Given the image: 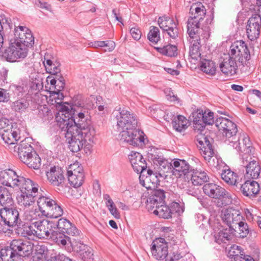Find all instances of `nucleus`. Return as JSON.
Returning a JSON list of instances; mask_svg holds the SVG:
<instances>
[{"mask_svg": "<svg viewBox=\"0 0 261 261\" xmlns=\"http://www.w3.org/2000/svg\"><path fill=\"white\" fill-rule=\"evenodd\" d=\"M115 111L118 112L116 118L120 140L133 146H142L144 138L143 132L137 128L138 120L136 115L126 108L120 106L116 107Z\"/></svg>", "mask_w": 261, "mask_h": 261, "instance_id": "obj_1", "label": "nucleus"}, {"mask_svg": "<svg viewBox=\"0 0 261 261\" xmlns=\"http://www.w3.org/2000/svg\"><path fill=\"white\" fill-rule=\"evenodd\" d=\"M34 221L36 237L40 239H50L57 244H66V240L62 238H65V237L60 233L54 232L53 221L34 219Z\"/></svg>", "mask_w": 261, "mask_h": 261, "instance_id": "obj_2", "label": "nucleus"}, {"mask_svg": "<svg viewBox=\"0 0 261 261\" xmlns=\"http://www.w3.org/2000/svg\"><path fill=\"white\" fill-rule=\"evenodd\" d=\"M202 190L206 196L215 200L218 207H222L232 203V198L230 194L224 188L215 183L205 184Z\"/></svg>", "mask_w": 261, "mask_h": 261, "instance_id": "obj_3", "label": "nucleus"}, {"mask_svg": "<svg viewBox=\"0 0 261 261\" xmlns=\"http://www.w3.org/2000/svg\"><path fill=\"white\" fill-rule=\"evenodd\" d=\"M77 112L76 116L73 118L72 126L70 128L69 132L71 130L74 132H79L85 135L86 140H88L91 142H93L94 137L95 135V130L91 125L90 119L85 117V112Z\"/></svg>", "mask_w": 261, "mask_h": 261, "instance_id": "obj_4", "label": "nucleus"}, {"mask_svg": "<svg viewBox=\"0 0 261 261\" xmlns=\"http://www.w3.org/2000/svg\"><path fill=\"white\" fill-rule=\"evenodd\" d=\"M54 229H57L54 232L60 233L64 236V239L66 240L67 243L65 246L70 245L71 238L69 236H75L79 234L77 228L68 220L63 218H60L58 221H53ZM63 239V238H62ZM59 246L64 245L57 244Z\"/></svg>", "mask_w": 261, "mask_h": 261, "instance_id": "obj_5", "label": "nucleus"}, {"mask_svg": "<svg viewBox=\"0 0 261 261\" xmlns=\"http://www.w3.org/2000/svg\"><path fill=\"white\" fill-rule=\"evenodd\" d=\"M229 55L231 59L238 60L242 64H246L251 58L248 46L243 40L235 41L231 44Z\"/></svg>", "mask_w": 261, "mask_h": 261, "instance_id": "obj_6", "label": "nucleus"}, {"mask_svg": "<svg viewBox=\"0 0 261 261\" xmlns=\"http://www.w3.org/2000/svg\"><path fill=\"white\" fill-rule=\"evenodd\" d=\"M28 51V48L24 45L10 40L9 46L3 51V56L9 62H16L18 59L25 58Z\"/></svg>", "mask_w": 261, "mask_h": 261, "instance_id": "obj_7", "label": "nucleus"}, {"mask_svg": "<svg viewBox=\"0 0 261 261\" xmlns=\"http://www.w3.org/2000/svg\"><path fill=\"white\" fill-rule=\"evenodd\" d=\"M69 136H67V132L63 133L65 135L66 140L69 143V148L73 152H77L80 151L84 146L89 148L91 147L93 142L86 140L85 135L79 133V132L70 131L69 132Z\"/></svg>", "mask_w": 261, "mask_h": 261, "instance_id": "obj_8", "label": "nucleus"}, {"mask_svg": "<svg viewBox=\"0 0 261 261\" xmlns=\"http://www.w3.org/2000/svg\"><path fill=\"white\" fill-rule=\"evenodd\" d=\"M0 216L5 225L9 227H20L21 225L22 221L19 212L14 205L7 208H1Z\"/></svg>", "mask_w": 261, "mask_h": 261, "instance_id": "obj_9", "label": "nucleus"}, {"mask_svg": "<svg viewBox=\"0 0 261 261\" xmlns=\"http://www.w3.org/2000/svg\"><path fill=\"white\" fill-rule=\"evenodd\" d=\"M10 246L15 254L18 256L19 261H21L22 257L29 256L33 252V244L29 241L15 239L12 241Z\"/></svg>", "mask_w": 261, "mask_h": 261, "instance_id": "obj_10", "label": "nucleus"}, {"mask_svg": "<svg viewBox=\"0 0 261 261\" xmlns=\"http://www.w3.org/2000/svg\"><path fill=\"white\" fill-rule=\"evenodd\" d=\"M229 143L230 145L238 152L244 153L243 156H244L245 154L249 155L251 156L253 148L251 145L249 137L246 134L244 133L238 134L237 138L231 139Z\"/></svg>", "mask_w": 261, "mask_h": 261, "instance_id": "obj_11", "label": "nucleus"}, {"mask_svg": "<svg viewBox=\"0 0 261 261\" xmlns=\"http://www.w3.org/2000/svg\"><path fill=\"white\" fill-rule=\"evenodd\" d=\"M158 22L160 28L163 31L167 32L171 38L175 39L178 37V29L173 18L167 15H164L158 18Z\"/></svg>", "mask_w": 261, "mask_h": 261, "instance_id": "obj_12", "label": "nucleus"}, {"mask_svg": "<svg viewBox=\"0 0 261 261\" xmlns=\"http://www.w3.org/2000/svg\"><path fill=\"white\" fill-rule=\"evenodd\" d=\"M151 251L152 256L157 260L165 259L168 254V246L165 239L159 238L152 243Z\"/></svg>", "mask_w": 261, "mask_h": 261, "instance_id": "obj_13", "label": "nucleus"}, {"mask_svg": "<svg viewBox=\"0 0 261 261\" xmlns=\"http://www.w3.org/2000/svg\"><path fill=\"white\" fill-rule=\"evenodd\" d=\"M197 146L199 148L200 152L204 160L210 159L214 154L212 145L207 136L200 134L196 137Z\"/></svg>", "mask_w": 261, "mask_h": 261, "instance_id": "obj_14", "label": "nucleus"}, {"mask_svg": "<svg viewBox=\"0 0 261 261\" xmlns=\"http://www.w3.org/2000/svg\"><path fill=\"white\" fill-rule=\"evenodd\" d=\"M261 18L259 15L250 17L247 21L246 33L247 37L251 41L258 38L260 33Z\"/></svg>", "mask_w": 261, "mask_h": 261, "instance_id": "obj_15", "label": "nucleus"}, {"mask_svg": "<svg viewBox=\"0 0 261 261\" xmlns=\"http://www.w3.org/2000/svg\"><path fill=\"white\" fill-rule=\"evenodd\" d=\"M74 116H76L75 112L72 114V112L58 113L56 116V120L61 131L63 133L67 132V136H69L70 128L72 126V123Z\"/></svg>", "mask_w": 261, "mask_h": 261, "instance_id": "obj_16", "label": "nucleus"}, {"mask_svg": "<svg viewBox=\"0 0 261 261\" xmlns=\"http://www.w3.org/2000/svg\"><path fill=\"white\" fill-rule=\"evenodd\" d=\"M251 157L243 156V166L246 168L245 175L248 178L257 179L260 173L261 167L259 163L253 160L251 161Z\"/></svg>", "mask_w": 261, "mask_h": 261, "instance_id": "obj_17", "label": "nucleus"}, {"mask_svg": "<svg viewBox=\"0 0 261 261\" xmlns=\"http://www.w3.org/2000/svg\"><path fill=\"white\" fill-rule=\"evenodd\" d=\"M128 159L134 171L138 173H140L141 176H145V173L148 169H147V163L142 154L138 152H132L128 155Z\"/></svg>", "mask_w": 261, "mask_h": 261, "instance_id": "obj_18", "label": "nucleus"}, {"mask_svg": "<svg viewBox=\"0 0 261 261\" xmlns=\"http://www.w3.org/2000/svg\"><path fill=\"white\" fill-rule=\"evenodd\" d=\"M172 172L177 177L188 176L193 168L184 160L176 159L172 163Z\"/></svg>", "mask_w": 261, "mask_h": 261, "instance_id": "obj_19", "label": "nucleus"}, {"mask_svg": "<svg viewBox=\"0 0 261 261\" xmlns=\"http://www.w3.org/2000/svg\"><path fill=\"white\" fill-rule=\"evenodd\" d=\"M1 135L3 140L8 144L11 151H16L17 146L15 144L20 138L18 128L13 127L5 132H3Z\"/></svg>", "mask_w": 261, "mask_h": 261, "instance_id": "obj_20", "label": "nucleus"}, {"mask_svg": "<svg viewBox=\"0 0 261 261\" xmlns=\"http://www.w3.org/2000/svg\"><path fill=\"white\" fill-rule=\"evenodd\" d=\"M19 175L11 169L1 171L0 172V184L4 186L15 188Z\"/></svg>", "mask_w": 261, "mask_h": 261, "instance_id": "obj_21", "label": "nucleus"}, {"mask_svg": "<svg viewBox=\"0 0 261 261\" xmlns=\"http://www.w3.org/2000/svg\"><path fill=\"white\" fill-rule=\"evenodd\" d=\"M242 218V216L241 215L240 212L233 208L226 209L222 215V219L224 223L229 227L230 225L233 226L235 228H237V223Z\"/></svg>", "mask_w": 261, "mask_h": 261, "instance_id": "obj_22", "label": "nucleus"}, {"mask_svg": "<svg viewBox=\"0 0 261 261\" xmlns=\"http://www.w3.org/2000/svg\"><path fill=\"white\" fill-rule=\"evenodd\" d=\"M46 176L51 184L55 186L62 185L65 180L63 171L58 167H51L49 171L46 173Z\"/></svg>", "mask_w": 261, "mask_h": 261, "instance_id": "obj_23", "label": "nucleus"}, {"mask_svg": "<svg viewBox=\"0 0 261 261\" xmlns=\"http://www.w3.org/2000/svg\"><path fill=\"white\" fill-rule=\"evenodd\" d=\"M16 146V151L14 152L17 153L18 156L21 161L27 159L31 154H32L33 151H35L31 144L30 139L28 138L20 141Z\"/></svg>", "mask_w": 261, "mask_h": 261, "instance_id": "obj_24", "label": "nucleus"}, {"mask_svg": "<svg viewBox=\"0 0 261 261\" xmlns=\"http://www.w3.org/2000/svg\"><path fill=\"white\" fill-rule=\"evenodd\" d=\"M240 185V190L243 195L250 198L255 197L260 190L259 184L255 181L247 180Z\"/></svg>", "mask_w": 261, "mask_h": 261, "instance_id": "obj_25", "label": "nucleus"}, {"mask_svg": "<svg viewBox=\"0 0 261 261\" xmlns=\"http://www.w3.org/2000/svg\"><path fill=\"white\" fill-rule=\"evenodd\" d=\"M165 192L163 190L156 189L147 200V205L149 210L160 204H165Z\"/></svg>", "mask_w": 261, "mask_h": 261, "instance_id": "obj_26", "label": "nucleus"}, {"mask_svg": "<svg viewBox=\"0 0 261 261\" xmlns=\"http://www.w3.org/2000/svg\"><path fill=\"white\" fill-rule=\"evenodd\" d=\"M18 179L16 188H19L21 192H25L32 194H36L37 192L38 188L30 179L25 178L20 174Z\"/></svg>", "mask_w": 261, "mask_h": 261, "instance_id": "obj_27", "label": "nucleus"}, {"mask_svg": "<svg viewBox=\"0 0 261 261\" xmlns=\"http://www.w3.org/2000/svg\"><path fill=\"white\" fill-rule=\"evenodd\" d=\"M189 175L191 177V183L194 186L201 185L208 181L210 179L205 171L193 168Z\"/></svg>", "mask_w": 261, "mask_h": 261, "instance_id": "obj_28", "label": "nucleus"}, {"mask_svg": "<svg viewBox=\"0 0 261 261\" xmlns=\"http://www.w3.org/2000/svg\"><path fill=\"white\" fill-rule=\"evenodd\" d=\"M198 18L190 17L187 21V32L191 38L199 39L200 37V21Z\"/></svg>", "mask_w": 261, "mask_h": 261, "instance_id": "obj_29", "label": "nucleus"}, {"mask_svg": "<svg viewBox=\"0 0 261 261\" xmlns=\"http://www.w3.org/2000/svg\"><path fill=\"white\" fill-rule=\"evenodd\" d=\"M220 68L221 71L225 75L231 76L234 75L237 73L238 66L236 60L231 59V57H229L227 60H224L220 64Z\"/></svg>", "mask_w": 261, "mask_h": 261, "instance_id": "obj_30", "label": "nucleus"}, {"mask_svg": "<svg viewBox=\"0 0 261 261\" xmlns=\"http://www.w3.org/2000/svg\"><path fill=\"white\" fill-rule=\"evenodd\" d=\"M236 229L233 227V226L230 225V227L228 228L220 230L215 236L216 242L220 244L221 243H226V241L231 240L236 231Z\"/></svg>", "mask_w": 261, "mask_h": 261, "instance_id": "obj_31", "label": "nucleus"}, {"mask_svg": "<svg viewBox=\"0 0 261 261\" xmlns=\"http://www.w3.org/2000/svg\"><path fill=\"white\" fill-rule=\"evenodd\" d=\"M0 205L2 208H7L14 205V200L8 190L0 186Z\"/></svg>", "mask_w": 261, "mask_h": 261, "instance_id": "obj_32", "label": "nucleus"}, {"mask_svg": "<svg viewBox=\"0 0 261 261\" xmlns=\"http://www.w3.org/2000/svg\"><path fill=\"white\" fill-rule=\"evenodd\" d=\"M159 177H163V174L161 172L157 173L156 172H154L152 170L148 169L145 173V176H141L140 174L139 180L140 184L143 187H145V181H150L152 184H156L160 180Z\"/></svg>", "mask_w": 261, "mask_h": 261, "instance_id": "obj_33", "label": "nucleus"}, {"mask_svg": "<svg viewBox=\"0 0 261 261\" xmlns=\"http://www.w3.org/2000/svg\"><path fill=\"white\" fill-rule=\"evenodd\" d=\"M36 196L35 194L26 193L25 192H21L20 194L17 196V203L20 206L25 207H29L34 203Z\"/></svg>", "mask_w": 261, "mask_h": 261, "instance_id": "obj_34", "label": "nucleus"}, {"mask_svg": "<svg viewBox=\"0 0 261 261\" xmlns=\"http://www.w3.org/2000/svg\"><path fill=\"white\" fill-rule=\"evenodd\" d=\"M190 13L191 14V17L203 20L206 14V10L201 3L197 2L192 5L190 9Z\"/></svg>", "mask_w": 261, "mask_h": 261, "instance_id": "obj_35", "label": "nucleus"}, {"mask_svg": "<svg viewBox=\"0 0 261 261\" xmlns=\"http://www.w3.org/2000/svg\"><path fill=\"white\" fill-rule=\"evenodd\" d=\"M221 178L228 185L237 187L239 183L238 174L230 169L223 170L221 173Z\"/></svg>", "mask_w": 261, "mask_h": 261, "instance_id": "obj_36", "label": "nucleus"}, {"mask_svg": "<svg viewBox=\"0 0 261 261\" xmlns=\"http://www.w3.org/2000/svg\"><path fill=\"white\" fill-rule=\"evenodd\" d=\"M189 41L191 43L189 55L192 59L197 60L201 56L199 49L201 47L200 37L197 39L190 38Z\"/></svg>", "mask_w": 261, "mask_h": 261, "instance_id": "obj_37", "label": "nucleus"}, {"mask_svg": "<svg viewBox=\"0 0 261 261\" xmlns=\"http://www.w3.org/2000/svg\"><path fill=\"white\" fill-rule=\"evenodd\" d=\"M30 168L38 169L41 166V159L36 151H33V153L22 161Z\"/></svg>", "mask_w": 261, "mask_h": 261, "instance_id": "obj_38", "label": "nucleus"}, {"mask_svg": "<svg viewBox=\"0 0 261 261\" xmlns=\"http://www.w3.org/2000/svg\"><path fill=\"white\" fill-rule=\"evenodd\" d=\"M29 86L30 89L34 91H39L43 88V80L39 73H31Z\"/></svg>", "mask_w": 261, "mask_h": 261, "instance_id": "obj_39", "label": "nucleus"}, {"mask_svg": "<svg viewBox=\"0 0 261 261\" xmlns=\"http://www.w3.org/2000/svg\"><path fill=\"white\" fill-rule=\"evenodd\" d=\"M48 249L44 245H37L33 256V261H46L47 259Z\"/></svg>", "mask_w": 261, "mask_h": 261, "instance_id": "obj_40", "label": "nucleus"}, {"mask_svg": "<svg viewBox=\"0 0 261 261\" xmlns=\"http://www.w3.org/2000/svg\"><path fill=\"white\" fill-rule=\"evenodd\" d=\"M55 200L53 199L45 196H41L38 198L37 200V204L42 215L44 216L47 210H48L50 207L52 206L53 204L55 205Z\"/></svg>", "mask_w": 261, "mask_h": 261, "instance_id": "obj_41", "label": "nucleus"}, {"mask_svg": "<svg viewBox=\"0 0 261 261\" xmlns=\"http://www.w3.org/2000/svg\"><path fill=\"white\" fill-rule=\"evenodd\" d=\"M215 123V125L220 131L226 130L227 127L231 129L232 132L235 129V123L228 119L223 117L217 118Z\"/></svg>", "mask_w": 261, "mask_h": 261, "instance_id": "obj_42", "label": "nucleus"}, {"mask_svg": "<svg viewBox=\"0 0 261 261\" xmlns=\"http://www.w3.org/2000/svg\"><path fill=\"white\" fill-rule=\"evenodd\" d=\"M188 121L185 117L178 115L175 117L172 121V125L174 129L181 132L187 127Z\"/></svg>", "mask_w": 261, "mask_h": 261, "instance_id": "obj_43", "label": "nucleus"}, {"mask_svg": "<svg viewBox=\"0 0 261 261\" xmlns=\"http://www.w3.org/2000/svg\"><path fill=\"white\" fill-rule=\"evenodd\" d=\"M29 29L27 27L19 26L18 28H15L14 33V38L10 40H13L14 43L22 44L23 39L27 35V33L29 31Z\"/></svg>", "mask_w": 261, "mask_h": 261, "instance_id": "obj_44", "label": "nucleus"}, {"mask_svg": "<svg viewBox=\"0 0 261 261\" xmlns=\"http://www.w3.org/2000/svg\"><path fill=\"white\" fill-rule=\"evenodd\" d=\"M203 115V111L202 110H197L192 113L193 122L195 129L202 130L204 128Z\"/></svg>", "mask_w": 261, "mask_h": 261, "instance_id": "obj_45", "label": "nucleus"}, {"mask_svg": "<svg viewBox=\"0 0 261 261\" xmlns=\"http://www.w3.org/2000/svg\"><path fill=\"white\" fill-rule=\"evenodd\" d=\"M0 255L3 261H19L18 256L15 254L10 246L2 248Z\"/></svg>", "mask_w": 261, "mask_h": 261, "instance_id": "obj_46", "label": "nucleus"}, {"mask_svg": "<svg viewBox=\"0 0 261 261\" xmlns=\"http://www.w3.org/2000/svg\"><path fill=\"white\" fill-rule=\"evenodd\" d=\"M155 209L153 210V213L159 216L160 218L168 219L172 217V212L170 208L164 204H160L154 206Z\"/></svg>", "mask_w": 261, "mask_h": 261, "instance_id": "obj_47", "label": "nucleus"}, {"mask_svg": "<svg viewBox=\"0 0 261 261\" xmlns=\"http://www.w3.org/2000/svg\"><path fill=\"white\" fill-rule=\"evenodd\" d=\"M67 175L68 180L71 186L74 188H79L83 185L85 178L84 172H79V174L71 173Z\"/></svg>", "mask_w": 261, "mask_h": 261, "instance_id": "obj_48", "label": "nucleus"}, {"mask_svg": "<svg viewBox=\"0 0 261 261\" xmlns=\"http://www.w3.org/2000/svg\"><path fill=\"white\" fill-rule=\"evenodd\" d=\"M17 227L18 233H20L24 237L35 236L34 219L31 220L30 225L23 224L22 223L21 226Z\"/></svg>", "mask_w": 261, "mask_h": 261, "instance_id": "obj_49", "label": "nucleus"}, {"mask_svg": "<svg viewBox=\"0 0 261 261\" xmlns=\"http://www.w3.org/2000/svg\"><path fill=\"white\" fill-rule=\"evenodd\" d=\"M54 204L55 205L53 204V206L46 212L45 216L51 218H57L62 216L63 210L61 205L58 204L56 201H54Z\"/></svg>", "mask_w": 261, "mask_h": 261, "instance_id": "obj_50", "label": "nucleus"}, {"mask_svg": "<svg viewBox=\"0 0 261 261\" xmlns=\"http://www.w3.org/2000/svg\"><path fill=\"white\" fill-rule=\"evenodd\" d=\"M155 49L161 54L172 57L177 55V48L176 46L168 44L163 47H155Z\"/></svg>", "mask_w": 261, "mask_h": 261, "instance_id": "obj_51", "label": "nucleus"}, {"mask_svg": "<svg viewBox=\"0 0 261 261\" xmlns=\"http://www.w3.org/2000/svg\"><path fill=\"white\" fill-rule=\"evenodd\" d=\"M46 72L52 75H56L61 71L60 64L59 62L54 63L51 60L48 59L43 62Z\"/></svg>", "mask_w": 261, "mask_h": 261, "instance_id": "obj_52", "label": "nucleus"}, {"mask_svg": "<svg viewBox=\"0 0 261 261\" xmlns=\"http://www.w3.org/2000/svg\"><path fill=\"white\" fill-rule=\"evenodd\" d=\"M60 247L62 248H64L65 249H66L68 251L71 252V251H74L76 252L81 254H82V252H83L88 246L87 245L84 244L83 243L80 242H75L74 243L72 240L71 239V244L70 245H68L67 246H59Z\"/></svg>", "mask_w": 261, "mask_h": 261, "instance_id": "obj_53", "label": "nucleus"}, {"mask_svg": "<svg viewBox=\"0 0 261 261\" xmlns=\"http://www.w3.org/2000/svg\"><path fill=\"white\" fill-rule=\"evenodd\" d=\"M200 68L203 72L206 74L213 75L216 73L215 63L212 61L205 60L201 63Z\"/></svg>", "mask_w": 261, "mask_h": 261, "instance_id": "obj_54", "label": "nucleus"}, {"mask_svg": "<svg viewBox=\"0 0 261 261\" xmlns=\"http://www.w3.org/2000/svg\"><path fill=\"white\" fill-rule=\"evenodd\" d=\"M91 45L94 48H97L98 47H107L106 51L108 50L109 51H111L114 49L115 43L114 41L110 40L106 41H97L91 42Z\"/></svg>", "mask_w": 261, "mask_h": 261, "instance_id": "obj_55", "label": "nucleus"}, {"mask_svg": "<svg viewBox=\"0 0 261 261\" xmlns=\"http://www.w3.org/2000/svg\"><path fill=\"white\" fill-rule=\"evenodd\" d=\"M147 38L150 42L157 43L160 39L159 28L156 27L151 26L148 34Z\"/></svg>", "mask_w": 261, "mask_h": 261, "instance_id": "obj_56", "label": "nucleus"}, {"mask_svg": "<svg viewBox=\"0 0 261 261\" xmlns=\"http://www.w3.org/2000/svg\"><path fill=\"white\" fill-rule=\"evenodd\" d=\"M239 228V234L240 238H244L250 232L251 230L249 229L247 223L242 221L241 220L237 223V227Z\"/></svg>", "mask_w": 261, "mask_h": 261, "instance_id": "obj_57", "label": "nucleus"}, {"mask_svg": "<svg viewBox=\"0 0 261 261\" xmlns=\"http://www.w3.org/2000/svg\"><path fill=\"white\" fill-rule=\"evenodd\" d=\"M156 161L159 165V168L163 170V173H168L170 170L172 171L173 167L172 163H169L167 160L159 157Z\"/></svg>", "mask_w": 261, "mask_h": 261, "instance_id": "obj_58", "label": "nucleus"}, {"mask_svg": "<svg viewBox=\"0 0 261 261\" xmlns=\"http://www.w3.org/2000/svg\"><path fill=\"white\" fill-rule=\"evenodd\" d=\"M29 105L27 100L21 99L14 102L13 103V108L15 111L20 112L24 111L28 107Z\"/></svg>", "mask_w": 261, "mask_h": 261, "instance_id": "obj_59", "label": "nucleus"}, {"mask_svg": "<svg viewBox=\"0 0 261 261\" xmlns=\"http://www.w3.org/2000/svg\"><path fill=\"white\" fill-rule=\"evenodd\" d=\"M232 129L227 127L226 130H222V134L225 136L226 139L230 142L231 139H236L237 138V126L235 124V129L234 131L231 130Z\"/></svg>", "mask_w": 261, "mask_h": 261, "instance_id": "obj_60", "label": "nucleus"}, {"mask_svg": "<svg viewBox=\"0 0 261 261\" xmlns=\"http://www.w3.org/2000/svg\"><path fill=\"white\" fill-rule=\"evenodd\" d=\"M203 114L204 127L205 128V125L213 124L215 121H214V119L213 112L207 110L203 112Z\"/></svg>", "mask_w": 261, "mask_h": 261, "instance_id": "obj_61", "label": "nucleus"}, {"mask_svg": "<svg viewBox=\"0 0 261 261\" xmlns=\"http://www.w3.org/2000/svg\"><path fill=\"white\" fill-rule=\"evenodd\" d=\"M79 172H83V168L79 163L75 162L69 166L67 173V174L71 173L79 174Z\"/></svg>", "mask_w": 261, "mask_h": 261, "instance_id": "obj_62", "label": "nucleus"}, {"mask_svg": "<svg viewBox=\"0 0 261 261\" xmlns=\"http://www.w3.org/2000/svg\"><path fill=\"white\" fill-rule=\"evenodd\" d=\"M13 127V126L9 120L6 119H2L0 120V134L3 132H5L7 129H10Z\"/></svg>", "mask_w": 261, "mask_h": 261, "instance_id": "obj_63", "label": "nucleus"}, {"mask_svg": "<svg viewBox=\"0 0 261 261\" xmlns=\"http://www.w3.org/2000/svg\"><path fill=\"white\" fill-rule=\"evenodd\" d=\"M80 255L84 261H92L94 259L92 249L89 247Z\"/></svg>", "mask_w": 261, "mask_h": 261, "instance_id": "obj_64", "label": "nucleus"}]
</instances>
